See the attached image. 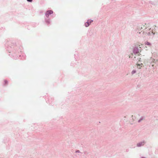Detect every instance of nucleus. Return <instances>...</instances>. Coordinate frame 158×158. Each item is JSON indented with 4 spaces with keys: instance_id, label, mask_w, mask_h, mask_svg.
I'll use <instances>...</instances> for the list:
<instances>
[{
    "instance_id": "1",
    "label": "nucleus",
    "mask_w": 158,
    "mask_h": 158,
    "mask_svg": "<svg viewBox=\"0 0 158 158\" xmlns=\"http://www.w3.org/2000/svg\"><path fill=\"white\" fill-rule=\"evenodd\" d=\"M142 29L144 31L142 33V35L145 36L147 35H151L153 32L150 31L151 28L150 27H147V25H142L141 27H139L137 29V32L139 34H141L142 32V31H141Z\"/></svg>"
},
{
    "instance_id": "2",
    "label": "nucleus",
    "mask_w": 158,
    "mask_h": 158,
    "mask_svg": "<svg viewBox=\"0 0 158 158\" xmlns=\"http://www.w3.org/2000/svg\"><path fill=\"white\" fill-rule=\"evenodd\" d=\"M53 11L51 10L47 11L46 14V17H48L49 16V15L53 13Z\"/></svg>"
},
{
    "instance_id": "3",
    "label": "nucleus",
    "mask_w": 158,
    "mask_h": 158,
    "mask_svg": "<svg viewBox=\"0 0 158 158\" xmlns=\"http://www.w3.org/2000/svg\"><path fill=\"white\" fill-rule=\"evenodd\" d=\"M144 144V142H142L141 143H139L137 144V146L139 147L141 145H143Z\"/></svg>"
},
{
    "instance_id": "4",
    "label": "nucleus",
    "mask_w": 158,
    "mask_h": 158,
    "mask_svg": "<svg viewBox=\"0 0 158 158\" xmlns=\"http://www.w3.org/2000/svg\"><path fill=\"white\" fill-rule=\"evenodd\" d=\"M142 64H137V68L139 69H141V67L142 66Z\"/></svg>"
},
{
    "instance_id": "5",
    "label": "nucleus",
    "mask_w": 158,
    "mask_h": 158,
    "mask_svg": "<svg viewBox=\"0 0 158 158\" xmlns=\"http://www.w3.org/2000/svg\"><path fill=\"white\" fill-rule=\"evenodd\" d=\"M8 82L6 80H4L3 81V83L4 85H5L7 84Z\"/></svg>"
},
{
    "instance_id": "6",
    "label": "nucleus",
    "mask_w": 158,
    "mask_h": 158,
    "mask_svg": "<svg viewBox=\"0 0 158 158\" xmlns=\"http://www.w3.org/2000/svg\"><path fill=\"white\" fill-rule=\"evenodd\" d=\"M89 21H88V22L87 23H85V25L86 27H88V26H89Z\"/></svg>"
},
{
    "instance_id": "7",
    "label": "nucleus",
    "mask_w": 158,
    "mask_h": 158,
    "mask_svg": "<svg viewBox=\"0 0 158 158\" xmlns=\"http://www.w3.org/2000/svg\"><path fill=\"white\" fill-rule=\"evenodd\" d=\"M88 21H89V24L93 22V21L92 20H88Z\"/></svg>"
},
{
    "instance_id": "8",
    "label": "nucleus",
    "mask_w": 158,
    "mask_h": 158,
    "mask_svg": "<svg viewBox=\"0 0 158 158\" xmlns=\"http://www.w3.org/2000/svg\"><path fill=\"white\" fill-rule=\"evenodd\" d=\"M135 73V71H134V70L132 71V74Z\"/></svg>"
},
{
    "instance_id": "9",
    "label": "nucleus",
    "mask_w": 158,
    "mask_h": 158,
    "mask_svg": "<svg viewBox=\"0 0 158 158\" xmlns=\"http://www.w3.org/2000/svg\"><path fill=\"white\" fill-rule=\"evenodd\" d=\"M29 2H31L32 0H27Z\"/></svg>"
},
{
    "instance_id": "10",
    "label": "nucleus",
    "mask_w": 158,
    "mask_h": 158,
    "mask_svg": "<svg viewBox=\"0 0 158 158\" xmlns=\"http://www.w3.org/2000/svg\"><path fill=\"white\" fill-rule=\"evenodd\" d=\"M147 44L150 45V44L148 42Z\"/></svg>"
},
{
    "instance_id": "11",
    "label": "nucleus",
    "mask_w": 158,
    "mask_h": 158,
    "mask_svg": "<svg viewBox=\"0 0 158 158\" xmlns=\"http://www.w3.org/2000/svg\"><path fill=\"white\" fill-rule=\"evenodd\" d=\"M141 31H142V33L143 32V31H144L143 30V29H141Z\"/></svg>"
},
{
    "instance_id": "12",
    "label": "nucleus",
    "mask_w": 158,
    "mask_h": 158,
    "mask_svg": "<svg viewBox=\"0 0 158 158\" xmlns=\"http://www.w3.org/2000/svg\"><path fill=\"white\" fill-rule=\"evenodd\" d=\"M140 121V120H139V122Z\"/></svg>"
}]
</instances>
